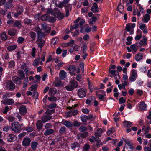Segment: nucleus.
I'll return each instance as SVG.
<instances>
[{
	"label": "nucleus",
	"mask_w": 151,
	"mask_h": 151,
	"mask_svg": "<svg viewBox=\"0 0 151 151\" xmlns=\"http://www.w3.org/2000/svg\"><path fill=\"white\" fill-rule=\"evenodd\" d=\"M70 0H63L62 2H60L59 4H56V6L59 8H62L63 7L68 8L71 10L72 6L70 4H68Z\"/></svg>",
	"instance_id": "nucleus-1"
},
{
	"label": "nucleus",
	"mask_w": 151,
	"mask_h": 151,
	"mask_svg": "<svg viewBox=\"0 0 151 151\" xmlns=\"http://www.w3.org/2000/svg\"><path fill=\"white\" fill-rule=\"evenodd\" d=\"M12 130L15 132L19 133L21 132L20 126L17 121L14 122L11 124Z\"/></svg>",
	"instance_id": "nucleus-2"
},
{
	"label": "nucleus",
	"mask_w": 151,
	"mask_h": 151,
	"mask_svg": "<svg viewBox=\"0 0 151 151\" xmlns=\"http://www.w3.org/2000/svg\"><path fill=\"white\" fill-rule=\"evenodd\" d=\"M5 87L7 89L12 91L15 88V84L11 80H7L5 82Z\"/></svg>",
	"instance_id": "nucleus-3"
},
{
	"label": "nucleus",
	"mask_w": 151,
	"mask_h": 151,
	"mask_svg": "<svg viewBox=\"0 0 151 151\" xmlns=\"http://www.w3.org/2000/svg\"><path fill=\"white\" fill-rule=\"evenodd\" d=\"M116 70H109V74L108 76L111 78L114 77L115 79H120V76L118 72L116 73Z\"/></svg>",
	"instance_id": "nucleus-4"
},
{
	"label": "nucleus",
	"mask_w": 151,
	"mask_h": 151,
	"mask_svg": "<svg viewBox=\"0 0 151 151\" xmlns=\"http://www.w3.org/2000/svg\"><path fill=\"white\" fill-rule=\"evenodd\" d=\"M19 113L22 116H24L26 115L27 112V109L25 106L23 105L21 106L18 108Z\"/></svg>",
	"instance_id": "nucleus-5"
},
{
	"label": "nucleus",
	"mask_w": 151,
	"mask_h": 151,
	"mask_svg": "<svg viewBox=\"0 0 151 151\" xmlns=\"http://www.w3.org/2000/svg\"><path fill=\"white\" fill-rule=\"evenodd\" d=\"M14 100L12 98H5L2 101L3 104L5 105H12L14 103Z\"/></svg>",
	"instance_id": "nucleus-6"
},
{
	"label": "nucleus",
	"mask_w": 151,
	"mask_h": 151,
	"mask_svg": "<svg viewBox=\"0 0 151 151\" xmlns=\"http://www.w3.org/2000/svg\"><path fill=\"white\" fill-rule=\"evenodd\" d=\"M137 76L136 70L133 69L132 71V74L129 77V79L131 82H134L135 81Z\"/></svg>",
	"instance_id": "nucleus-7"
},
{
	"label": "nucleus",
	"mask_w": 151,
	"mask_h": 151,
	"mask_svg": "<svg viewBox=\"0 0 151 151\" xmlns=\"http://www.w3.org/2000/svg\"><path fill=\"white\" fill-rule=\"evenodd\" d=\"M41 28L43 29L45 32V33L48 34L50 31L51 28L50 27L47 26L46 24L43 23L41 24Z\"/></svg>",
	"instance_id": "nucleus-8"
},
{
	"label": "nucleus",
	"mask_w": 151,
	"mask_h": 151,
	"mask_svg": "<svg viewBox=\"0 0 151 151\" xmlns=\"http://www.w3.org/2000/svg\"><path fill=\"white\" fill-rule=\"evenodd\" d=\"M31 142V140L29 138L25 137L22 141V145L24 147L28 146L30 145Z\"/></svg>",
	"instance_id": "nucleus-9"
},
{
	"label": "nucleus",
	"mask_w": 151,
	"mask_h": 151,
	"mask_svg": "<svg viewBox=\"0 0 151 151\" xmlns=\"http://www.w3.org/2000/svg\"><path fill=\"white\" fill-rule=\"evenodd\" d=\"M76 67L74 65H70L68 68V70L69 71V73L71 76L75 75L76 73H74L76 70Z\"/></svg>",
	"instance_id": "nucleus-10"
},
{
	"label": "nucleus",
	"mask_w": 151,
	"mask_h": 151,
	"mask_svg": "<svg viewBox=\"0 0 151 151\" xmlns=\"http://www.w3.org/2000/svg\"><path fill=\"white\" fill-rule=\"evenodd\" d=\"M23 11V8L22 6L19 5L18 6L17 10L16 13L14 14L15 17H17L21 15Z\"/></svg>",
	"instance_id": "nucleus-11"
},
{
	"label": "nucleus",
	"mask_w": 151,
	"mask_h": 151,
	"mask_svg": "<svg viewBox=\"0 0 151 151\" xmlns=\"http://www.w3.org/2000/svg\"><path fill=\"white\" fill-rule=\"evenodd\" d=\"M52 117L50 115H43L41 118V120L43 123H45L51 119Z\"/></svg>",
	"instance_id": "nucleus-12"
},
{
	"label": "nucleus",
	"mask_w": 151,
	"mask_h": 151,
	"mask_svg": "<svg viewBox=\"0 0 151 151\" xmlns=\"http://www.w3.org/2000/svg\"><path fill=\"white\" fill-rule=\"evenodd\" d=\"M78 95L80 98H83L85 96L86 92L83 88L79 89L78 92Z\"/></svg>",
	"instance_id": "nucleus-13"
},
{
	"label": "nucleus",
	"mask_w": 151,
	"mask_h": 151,
	"mask_svg": "<svg viewBox=\"0 0 151 151\" xmlns=\"http://www.w3.org/2000/svg\"><path fill=\"white\" fill-rule=\"evenodd\" d=\"M80 147V144L76 142L72 143L71 145V148L72 150H75L77 149V151L79 150V148Z\"/></svg>",
	"instance_id": "nucleus-14"
},
{
	"label": "nucleus",
	"mask_w": 151,
	"mask_h": 151,
	"mask_svg": "<svg viewBox=\"0 0 151 151\" xmlns=\"http://www.w3.org/2000/svg\"><path fill=\"white\" fill-rule=\"evenodd\" d=\"M20 79H21V78L17 76H14L12 78V81L14 83L19 85L21 84Z\"/></svg>",
	"instance_id": "nucleus-15"
},
{
	"label": "nucleus",
	"mask_w": 151,
	"mask_h": 151,
	"mask_svg": "<svg viewBox=\"0 0 151 151\" xmlns=\"http://www.w3.org/2000/svg\"><path fill=\"white\" fill-rule=\"evenodd\" d=\"M16 139L15 135L13 134H9L7 137V141L9 142H12Z\"/></svg>",
	"instance_id": "nucleus-16"
},
{
	"label": "nucleus",
	"mask_w": 151,
	"mask_h": 151,
	"mask_svg": "<svg viewBox=\"0 0 151 151\" xmlns=\"http://www.w3.org/2000/svg\"><path fill=\"white\" fill-rule=\"evenodd\" d=\"M45 43L44 40L42 39H40L37 40V43L38 47L40 48V50H41L42 47L44 46Z\"/></svg>",
	"instance_id": "nucleus-17"
},
{
	"label": "nucleus",
	"mask_w": 151,
	"mask_h": 151,
	"mask_svg": "<svg viewBox=\"0 0 151 151\" xmlns=\"http://www.w3.org/2000/svg\"><path fill=\"white\" fill-rule=\"evenodd\" d=\"M147 38L144 37L139 43H137L138 45H139V47H141L142 46L145 45L147 44Z\"/></svg>",
	"instance_id": "nucleus-18"
},
{
	"label": "nucleus",
	"mask_w": 151,
	"mask_h": 151,
	"mask_svg": "<svg viewBox=\"0 0 151 151\" xmlns=\"http://www.w3.org/2000/svg\"><path fill=\"white\" fill-rule=\"evenodd\" d=\"M143 54L142 53H139L135 55V59L136 61H139L143 58Z\"/></svg>",
	"instance_id": "nucleus-19"
},
{
	"label": "nucleus",
	"mask_w": 151,
	"mask_h": 151,
	"mask_svg": "<svg viewBox=\"0 0 151 151\" xmlns=\"http://www.w3.org/2000/svg\"><path fill=\"white\" fill-rule=\"evenodd\" d=\"M147 107V105L145 104L144 101H142L140 103L139 109L140 111H143L146 110Z\"/></svg>",
	"instance_id": "nucleus-20"
},
{
	"label": "nucleus",
	"mask_w": 151,
	"mask_h": 151,
	"mask_svg": "<svg viewBox=\"0 0 151 151\" xmlns=\"http://www.w3.org/2000/svg\"><path fill=\"white\" fill-rule=\"evenodd\" d=\"M62 123L65 126L68 128H70L73 127V124L72 123L70 122L65 120L62 122Z\"/></svg>",
	"instance_id": "nucleus-21"
},
{
	"label": "nucleus",
	"mask_w": 151,
	"mask_h": 151,
	"mask_svg": "<svg viewBox=\"0 0 151 151\" xmlns=\"http://www.w3.org/2000/svg\"><path fill=\"white\" fill-rule=\"evenodd\" d=\"M54 132V130L52 129H47L45 130L44 133V135L47 136L53 134Z\"/></svg>",
	"instance_id": "nucleus-22"
},
{
	"label": "nucleus",
	"mask_w": 151,
	"mask_h": 151,
	"mask_svg": "<svg viewBox=\"0 0 151 151\" xmlns=\"http://www.w3.org/2000/svg\"><path fill=\"white\" fill-rule=\"evenodd\" d=\"M150 19V16L147 14H146L143 16L142 19V21L144 23H147Z\"/></svg>",
	"instance_id": "nucleus-23"
},
{
	"label": "nucleus",
	"mask_w": 151,
	"mask_h": 151,
	"mask_svg": "<svg viewBox=\"0 0 151 151\" xmlns=\"http://www.w3.org/2000/svg\"><path fill=\"white\" fill-rule=\"evenodd\" d=\"M35 30L37 33L38 36L41 37H43L45 36L47 34H44L41 32V29L38 27H36L35 28Z\"/></svg>",
	"instance_id": "nucleus-24"
},
{
	"label": "nucleus",
	"mask_w": 151,
	"mask_h": 151,
	"mask_svg": "<svg viewBox=\"0 0 151 151\" xmlns=\"http://www.w3.org/2000/svg\"><path fill=\"white\" fill-rule=\"evenodd\" d=\"M69 84L72 88L73 89L77 87L78 85V82L75 80H72L70 81Z\"/></svg>",
	"instance_id": "nucleus-25"
},
{
	"label": "nucleus",
	"mask_w": 151,
	"mask_h": 151,
	"mask_svg": "<svg viewBox=\"0 0 151 151\" xmlns=\"http://www.w3.org/2000/svg\"><path fill=\"white\" fill-rule=\"evenodd\" d=\"M130 48L134 52H136L139 48V45H138L137 43H136L135 44L131 45L130 46Z\"/></svg>",
	"instance_id": "nucleus-26"
},
{
	"label": "nucleus",
	"mask_w": 151,
	"mask_h": 151,
	"mask_svg": "<svg viewBox=\"0 0 151 151\" xmlns=\"http://www.w3.org/2000/svg\"><path fill=\"white\" fill-rule=\"evenodd\" d=\"M54 16L55 17H60L61 18L63 19L64 16V14L61 13L59 10H56L54 13Z\"/></svg>",
	"instance_id": "nucleus-27"
},
{
	"label": "nucleus",
	"mask_w": 151,
	"mask_h": 151,
	"mask_svg": "<svg viewBox=\"0 0 151 151\" xmlns=\"http://www.w3.org/2000/svg\"><path fill=\"white\" fill-rule=\"evenodd\" d=\"M125 30L128 32H129L130 35L133 34L134 33V30L131 28L129 25V23L127 24H126Z\"/></svg>",
	"instance_id": "nucleus-28"
},
{
	"label": "nucleus",
	"mask_w": 151,
	"mask_h": 151,
	"mask_svg": "<svg viewBox=\"0 0 151 151\" xmlns=\"http://www.w3.org/2000/svg\"><path fill=\"white\" fill-rule=\"evenodd\" d=\"M66 73L64 70H61L59 73V76L62 79H63L66 77Z\"/></svg>",
	"instance_id": "nucleus-29"
},
{
	"label": "nucleus",
	"mask_w": 151,
	"mask_h": 151,
	"mask_svg": "<svg viewBox=\"0 0 151 151\" xmlns=\"http://www.w3.org/2000/svg\"><path fill=\"white\" fill-rule=\"evenodd\" d=\"M17 31L14 29L11 28L9 29L8 32V34L11 36L14 35L17 33Z\"/></svg>",
	"instance_id": "nucleus-30"
},
{
	"label": "nucleus",
	"mask_w": 151,
	"mask_h": 151,
	"mask_svg": "<svg viewBox=\"0 0 151 151\" xmlns=\"http://www.w3.org/2000/svg\"><path fill=\"white\" fill-rule=\"evenodd\" d=\"M55 81L56 83L55 86V87L62 86H63V84L61 82V80L59 79L58 78H56Z\"/></svg>",
	"instance_id": "nucleus-31"
},
{
	"label": "nucleus",
	"mask_w": 151,
	"mask_h": 151,
	"mask_svg": "<svg viewBox=\"0 0 151 151\" xmlns=\"http://www.w3.org/2000/svg\"><path fill=\"white\" fill-rule=\"evenodd\" d=\"M91 10L94 13H96L99 11V8L96 3H94L93 4V6L91 8Z\"/></svg>",
	"instance_id": "nucleus-32"
},
{
	"label": "nucleus",
	"mask_w": 151,
	"mask_h": 151,
	"mask_svg": "<svg viewBox=\"0 0 151 151\" xmlns=\"http://www.w3.org/2000/svg\"><path fill=\"white\" fill-rule=\"evenodd\" d=\"M102 132V129L101 128H98L97 131L95 133V135L97 138L100 137Z\"/></svg>",
	"instance_id": "nucleus-33"
},
{
	"label": "nucleus",
	"mask_w": 151,
	"mask_h": 151,
	"mask_svg": "<svg viewBox=\"0 0 151 151\" xmlns=\"http://www.w3.org/2000/svg\"><path fill=\"white\" fill-rule=\"evenodd\" d=\"M21 23L20 21L16 20L13 23V27L20 28L21 27Z\"/></svg>",
	"instance_id": "nucleus-34"
},
{
	"label": "nucleus",
	"mask_w": 151,
	"mask_h": 151,
	"mask_svg": "<svg viewBox=\"0 0 151 151\" xmlns=\"http://www.w3.org/2000/svg\"><path fill=\"white\" fill-rule=\"evenodd\" d=\"M38 144V142H32L31 143V147L32 149L33 150H35L36 149Z\"/></svg>",
	"instance_id": "nucleus-35"
},
{
	"label": "nucleus",
	"mask_w": 151,
	"mask_h": 151,
	"mask_svg": "<svg viewBox=\"0 0 151 151\" xmlns=\"http://www.w3.org/2000/svg\"><path fill=\"white\" fill-rule=\"evenodd\" d=\"M42 122V120H38L36 123V126L38 129L40 130L43 126Z\"/></svg>",
	"instance_id": "nucleus-36"
},
{
	"label": "nucleus",
	"mask_w": 151,
	"mask_h": 151,
	"mask_svg": "<svg viewBox=\"0 0 151 151\" xmlns=\"http://www.w3.org/2000/svg\"><path fill=\"white\" fill-rule=\"evenodd\" d=\"M56 92V90L54 88H51L50 89L49 94L51 96H53L55 94Z\"/></svg>",
	"instance_id": "nucleus-37"
},
{
	"label": "nucleus",
	"mask_w": 151,
	"mask_h": 151,
	"mask_svg": "<svg viewBox=\"0 0 151 151\" xmlns=\"http://www.w3.org/2000/svg\"><path fill=\"white\" fill-rule=\"evenodd\" d=\"M124 127H130L132 126V123L130 121H124L123 122Z\"/></svg>",
	"instance_id": "nucleus-38"
},
{
	"label": "nucleus",
	"mask_w": 151,
	"mask_h": 151,
	"mask_svg": "<svg viewBox=\"0 0 151 151\" xmlns=\"http://www.w3.org/2000/svg\"><path fill=\"white\" fill-rule=\"evenodd\" d=\"M123 140L125 142L126 144H127V145L129 147V148L130 149L133 148V147L132 146V144L131 143V141L129 140H127L125 138H123Z\"/></svg>",
	"instance_id": "nucleus-39"
},
{
	"label": "nucleus",
	"mask_w": 151,
	"mask_h": 151,
	"mask_svg": "<svg viewBox=\"0 0 151 151\" xmlns=\"http://www.w3.org/2000/svg\"><path fill=\"white\" fill-rule=\"evenodd\" d=\"M18 73L19 76L21 77V79L25 78V73L23 70H19L18 71Z\"/></svg>",
	"instance_id": "nucleus-40"
},
{
	"label": "nucleus",
	"mask_w": 151,
	"mask_h": 151,
	"mask_svg": "<svg viewBox=\"0 0 151 151\" xmlns=\"http://www.w3.org/2000/svg\"><path fill=\"white\" fill-rule=\"evenodd\" d=\"M88 132L86 131L85 132L81 133L79 134V137H78V139H80L79 137H80L82 138H84L88 136Z\"/></svg>",
	"instance_id": "nucleus-41"
},
{
	"label": "nucleus",
	"mask_w": 151,
	"mask_h": 151,
	"mask_svg": "<svg viewBox=\"0 0 151 151\" xmlns=\"http://www.w3.org/2000/svg\"><path fill=\"white\" fill-rule=\"evenodd\" d=\"M115 131V130L114 128H111L108 130L107 132V134L109 136L111 134L114 132Z\"/></svg>",
	"instance_id": "nucleus-42"
},
{
	"label": "nucleus",
	"mask_w": 151,
	"mask_h": 151,
	"mask_svg": "<svg viewBox=\"0 0 151 151\" xmlns=\"http://www.w3.org/2000/svg\"><path fill=\"white\" fill-rule=\"evenodd\" d=\"M40 60V57L37 58L34 60L33 63V65L34 67L37 66L38 65Z\"/></svg>",
	"instance_id": "nucleus-43"
},
{
	"label": "nucleus",
	"mask_w": 151,
	"mask_h": 151,
	"mask_svg": "<svg viewBox=\"0 0 151 151\" xmlns=\"http://www.w3.org/2000/svg\"><path fill=\"white\" fill-rule=\"evenodd\" d=\"M30 36L31 38L32 41L34 40L36 37V34L34 32H31L29 33Z\"/></svg>",
	"instance_id": "nucleus-44"
},
{
	"label": "nucleus",
	"mask_w": 151,
	"mask_h": 151,
	"mask_svg": "<svg viewBox=\"0 0 151 151\" xmlns=\"http://www.w3.org/2000/svg\"><path fill=\"white\" fill-rule=\"evenodd\" d=\"M124 7L123 6L121 5V4H119L118 7V10L121 13L122 12L124 11Z\"/></svg>",
	"instance_id": "nucleus-45"
},
{
	"label": "nucleus",
	"mask_w": 151,
	"mask_h": 151,
	"mask_svg": "<svg viewBox=\"0 0 151 151\" xmlns=\"http://www.w3.org/2000/svg\"><path fill=\"white\" fill-rule=\"evenodd\" d=\"M15 116L18 119V121L19 122H22L23 121V119L22 118L21 115L19 114L18 113H16L15 114Z\"/></svg>",
	"instance_id": "nucleus-46"
},
{
	"label": "nucleus",
	"mask_w": 151,
	"mask_h": 151,
	"mask_svg": "<svg viewBox=\"0 0 151 151\" xmlns=\"http://www.w3.org/2000/svg\"><path fill=\"white\" fill-rule=\"evenodd\" d=\"M13 6L12 3L7 2L6 4L4 5V7L6 8L9 9L12 7Z\"/></svg>",
	"instance_id": "nucleus-47"
},
{
	"label": "nucleus",
	"mask_w": 151,
	"mask_h": 151,
	"mask_svg": "<svg viewBox=\"0 0 151 151\" xmlns=\"http://www.w3.org/2000/svg\"><path fill=\"white\" fill-rule=\"evenodd\" d=\"M96 145L98 147H100L102 145V142L99 138L97 139H96Z\"/></svg>",
	"instance_id": "nucleus-48"
},
{
	"label": "nucleus",
	"mask_w": 151,
	"mask_h": 151,
	"mask_svg": "<svg viewBox=\"0 0 151 151\" xmlns=\"http://www.w3.org/2000/svg\"><path fill=\"white\" fill-rule=\"evenodd\" d=\"M1 38L3 40H6L7 39V37L5 32H3L1 35Z\"/></svg>",
	"instance_id": "nucleus-49"
},
{
	"label": "nucleus",
	"mask_w": 151,
	"mask_h": 151,
	"mask_svg": "<svg viewBox=\"0 0 151 151\" xmlns=\"http://www.w3.org/2000/svg\"><path fill=\"white\" fill-rule=\"evenodd\" d=\"M47 20L51 23H53L55 22L56 19L54 17L48 15Z\"/></svg>",
	"instance_id": "nucleus-50"
},
{
	"label": "nucleus",
	"mask_w": 151,
	"mask_h": 151,
	"mask_svg": "<svg viewBox=\"0 0 151 151\" xmlns=\"http://www.w3.org/2000/svg\"><path fill=\"white\" fill-rule=\"evenodd\" d=\"M88 128L86 127L83 126H81L79 128V130L81 132H83L86 131Z\"/></svg>",
	"instance_id": "nucleus-51"
},
{
	"label": "nucleus",
	"mask_w": 151,
	"mask_h": 151,
	"mask_svg": "<svg viewBox=\"0 0 151 151\" xmlns=\"http://www.w3.org/2000/svg\"><path fill=\"white\" fill-rule=\"evenodd\" d=\"M66 128L64 127H61L60 129L59 132L60 134H63L65 132Z\"/></svg>",
	"instance_id": "nucleus-52"
},
{
	"label": "nucleus",
	"mask_w": 151,
	"mask_h": 151,
	"mask_svg": "<svg viewBox=\"0 0 151 151\" xmlns=\"http://www.w3.org/2000/svg\"><path fill=\"white\" fill-rule=\"evenodd\" d=\"M12 96V94L10 93H6L4 95H3L2 99L4 100L5 98H7V97H11Z\"/></svg>",
	"instance_id": "nucleus-53"
},
{
	"label": "nucleus",
	"mask_w": 151,
	"mask_h": 151,
	"mask_svg": "<svg viewBox=\"0 0 151 151\" xmlns=\"http://www.w3.org/2000/svg\"><path fill=\"white\" fill-rule=\"evenodd\" d=\"M88 84L89 86V88L90 89V91L92 92L93 91V86L91 84V82L89 80H88Z\"/></svg>",
	"instance_id": "nucleus-54"
},
{
	"label": "nucleus",
	"mask_w": 151,
	"mask_h": 151,
	"mask_svg": "<svg viewBox=\"0 0 151 151\" xmlns=\"http://www.w3.org/2000/svg\"><path fill=\"white\" fill-rule=\"evenodd\" d=\"M24 22L25 24L29 25L32 23V21L30 19L26 18L24 20Z\"/></svg>",
	"instance_id": "nucleus-55"
},
{
	"label": "nucleus",
	"mask_w": 151,
	"mask_h": 151,
	"mask_svg": "<svg viewBox=\"0 0 151 151\" xmlns=\"http://www.w3.org/2000/svg\"><path fill=\"white\" fill-rule=\"evenodd\" d=\"M52 127V125L50 123H47L44 125L45 128L46 129H51Z\"/></svg>",
	"instance_id": "nucleus-56"
},
{
	"label": "nucleus",
	"mask_w": 151,
	"mask_h": 151,
	"mask_svg": "<svg viewBox=\"0 0 151 151\" xmlns=\"http://www.w3.org/2000/svg\"><path fill=\"white\" fill-rule=\"evenodd\" d=\"M55 112L54 110H50L49 109H47V111L45 112V114L47 115H50L52 114Z\"/></svg>",
	"instance_id": "nucleus-57"
},
{
	"label": "nucleus",
	"mask_w": 151,
	"mask_h": 151,
	"mask_svg": "<svg viewBox=\"0 0 151 151\" xmlns=\"http://www.w3.org/2000/svg\"><path fill=\"white\" fill-rule=\"evenodd\" d=\"M48 16L47 14H44L41 17V19L43 21L47 20Z\"/></svg>",
	"instance_id": "nucleus-58"
},
{
	"label": "nucleus",
	"mask_w": 151,
	"mask_h": 151,
	"mask_svg": "<svg viewBox=\"0 0 151 151\" xmlns=\"http://www.w3.org/2000/svg\"><path fill=\"white\" fill-rule=\"evenodd\" d=\"M28 82V77H27L23 81V88H25L27 86V83Z\"/></svg>",
	"instance_id": "nucleus-59"
},
{
	"label": "nucleus",
	"mask_w": 151,
	"mask_h": 151,
	"mask_svg": "<svg viewBox=\"0 0 151 151\" xmlns=\"http://www.w3.org/2000/svg\"><path fill=\"white\" fill-rule=\"evenodd\" d=\"M16 48V45H11L9 46L7 48V50L10 51H12V50H15Z\"/></svg>",
	"instance_id": "nucleus-60"
},
{
	"label": "nucleus",
	"mask_w": 151,
	"mask_h": 151,
	"mask_svg": "<svg viewBox=\"0 0 151 151\" xmlns=\"http://www.w3.org/2000/svg\"><path fill=\"white\" fill-rule=\"evenodd\" d=\"M57 106V105L56 103H52L48 105V107L50 109H52L56 107Z\"/></svg>",
	"instance_id": "nucleus-61"
},
{
	"label": "nucleus",
	"mask_w": 151,
	"mask_h": 151,
	"mask_svg": "<svg viewBox=\"0 0 151 151\" xmlns=\"http://www.w3.org/2000/svg\"><path fill=\"white\" fill-rule=\"evenodd\" d=\"M88 116L86 115H84L81 117V120L82 122H85L88 119Z\"/></svg>",
	"instance_id": "nucleus-62"
},
{
	"label": "nucleus",
	"mask_w": 151,
	"mask_h": 151,
	"mask_svg": "<svg viewBox=\"0 0 151 151\" xmlns=\"http://www.w3.org/2000/svg\"><path fill=\"white\" fill-rule=\"evenodd\" d=\"M58 41V39L56 37L54 38H53L51 40L52 43L55 45L56 44Z\"/></svg>",
	"instance_id": "nucleus-63"
},
{
	"label": "nucleus",
	"mask_w": 151,
	"mask_h": 151,
	"mask_svg": "<svg viewBox=\"0 0 151 151\" xmlns=\"http://www.w3.org/2000/svg\"><path fill=\"white\" fill-rule=\"evenodd\" d=\"M90 148V146L87 144H85L83 147V149L84 151H88Z\"/></svg>",
	"instance_id": "nucleus-64"
}]
</instances>
